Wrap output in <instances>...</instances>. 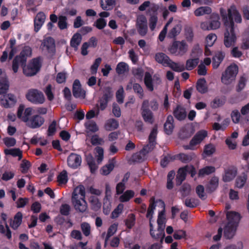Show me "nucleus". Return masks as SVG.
Wrapping results in <instances>:
<instances>
[{
    "mask_svg": "<svg viewBox=\"0 0 249 249\" xmlns=\"http://www.w3.org/2000/svg\"><path fill=\"white\" fill-rule=\"evenodd\" d=\"M188 50V45L184 41H174L168 49L170 53L177 56H182Z\"/></svg>",
    "mask_w": 249,
    "mask_h": 249,
    "instance_id": "8",
    "label": "nucleus"
},
{
    "mask_svg": "<svg viewBox=\"0 0 249 249\" xmlns=\"http://www.w3.org/2000/svg\"><path fill=\"white\" fill-rule=\"evenodd\" d=\"M215 171V168L213 166H206L199 170L198 176L203 177L206 175H209Z\"/></svg>",
    "mask_w": 249,
    "mask_h": 249,
    "instance_id": "48",
    "label": "nucleus"
},
{
    "mask_svg": "<svg viewBox=\"0 0 249 249\" xmlns=\"http://www.w3.org/2000/svg\"><path fill=\"white\" fill-rule=\"evenodd\" d=\"M211 22H210L211 30H215L220 26V18L217 14H213L211 16Z\"/></svg>",
    "mask_w": 249,
    "mask_h": 249,
    "instance_id": "33",
    "label": "nucleus"
},
{
    "mask_svg": "<svg viewBox=\"0 0 249 249\" xmlns=\"http://www.w3.org/2000/svg\"><path fill=\"white\" fill-rule=\"evenodd\" d=\"M167 66L169 67L173 71L177 72H181L185 70V66L183 64L176 63L172 61L171 59Z\"/></svg>",
    "mask_w": 249,
    "mask_h": 249,
    "instance_id": "38",
    "label": "nucleus"
},
{
    "mask_svg": "<svg viewBox=\"0 0 249 249\" xmlns=\"http://www.w3.org/2000/svg\"><path fill=\"white\" fill-rule=\"evenodd\" d=\"M207 136V132L202 130L198 131L190 141L189 145L186 146L185 148L186 149H194V147L196 145L199 144Z\"/></svg>",
    "mask_w": 249,
    "mask_h": 249,
    "instance_id": "14",
    "label": "nucleus"
},
{
    "mask_svg": "<svg viewBox=\"0 0 249 249\" xmlns=\"http://www.w3.org/2000/svg\"><path fill=\"white\" fill-rule=\"evenodd\" d=\"M149 6H151V10L153 12L156 11L159 9L158 5L154 3L151 4L149 1H145L139 6V10L141 11H143Z\"/></svg>",
    "mask_w": 249,
    "mask_h": 249,
    "instance_id": "42",
    "label": "nucleus"
},
{
    "mask_svg": "<svg viewBox=\"0 0 249 249\" xmlns=\"http://www.w3.org/2000/svg\"><path fill=\"white\" fill-rule=\"evenodd\" d=\"M222 19L225 27L224 44L227 47L233 45L236 41L234 32V23H241L242 17L234 5H232L228 10V15H223Z\"/></svg>",
    "mask_w": 249,
    "mask_h": 249,
    "instance_id": "1",
    "label": "nucleus"
},
{
    "mask_svg": "<svg viewBox=\"0 0 249 249\" xmlns=\"http://www.w3.org/2000/svg\"><path fill=\"white\" fill-rule=\"evenodd\" d=\"M4 152L6 155H11L14 157H18V160H20L22 157V151L19 148L5 149Z\"/></svg>",
    "mask_w": 249,
    "mask_h": 249,
    "instance_id": "36",
    "label": "nucleus"
},
{
    "mask_svg": "<svg viewBox=\"0 0 249 249\" xmlns=\"http://www.w3.org/2000/svg\"><path fill=\"white\" fill-rule=\"evenodd\" d=\"M232 122L235 124L241 123L242 115L237 109L233 110L231 114Z\"/></svg>",
    "mask_w": 249,
    "mask_h": 249,
    "instance_id": "57",
    "label": "nucleus"
},
{
    "mask_svg": "<svg viewBox=\"0 0 249 249\" xmlns=\"http://www.w3.org/2000/svg\"><path fill=\"white\" fill-rule=\"evenodd\" d=\"M158 18L157 15H152L150 16L149 19V26L151 31L155 30L158 22Z\"/></svg>",
    "mask_w": 249,
    "mask_h": 249,
    "instance_id": "61",
    "label": "nucleus"
},
{
    "mask_svg": "<svg viewBox=\"0 0 249 249\" xmlns=\"http://www.w3.org/2000/svg\"><path fill=\"white\" fill-rule=\"evenodd\" d=\"M54 88L51 85L49 84L43 90L46 95L47 96V99L49 101H51L54 99Z\"/></svg>",
    "mask_w": 249,
    "mask_h": 249,
    "instance_id": "49",
    "label": "nucleus"
},
{
    "mask_svg": "<svg viewBox=\"0 0 249 249\" xmlns=\"http://www.w3.org/2000/svg\"><path fill=\"white\" fill-rule=\"evenodd\" d=\"M9 89L8 81L6 79L0 81V94L1 95L7 94L6 92Z\"/></svg>",
    "mask_w": 249,
    "mask_h": 249,
    "instance_id": "53",
    "label": "nucleus"
},
{
    "mask_svg": "<svg viewBox=\"0 0 249 249\" xmlns=\"http://www.w3.org/2000/svg\"><path fill=\"white\" fill-rule=\"evenodd\" d=\"M81 162V157L75 153H71L67 158L68 165L72 169L77 168L80 166Z\"/></svg>",
    "mask_w": 249,
    "mask_h": 249,
    "instance_id": "16",
    "label": "nucleus"
},
{
    "mask_svg": "<svg viewBox=\"0 0 249 249\" xmlns=\"http://www.w3.org/2000/svg\"><path fill=\"white\" fill-rule=\"evenodd\" d=\"M0 101L1 105L6 108L11 107L16 102L15 97L12 94L1 95Z\"/></svg>",
    "mask_w": 249,
    "mask_h": 249,
    "instance_id": "17",
    "label": "nucleus"
},
{
    "mask_svg": "<svg viewBox=\"0 0 249 249\" xmlns=\"http://www.w3.org/2000/svg\"><path fill=\"white\" fill-rule=\"evenodd\" d=\"M115 160L114 159H112L109 160L108 163L104 166L101 169V173L103 175H108L114 167V164Z\"/></svg>",
    "mask_w": 249,
    "mask_h": 249,
    "instance_id": "37",
    "label": "nucleus"
},
{
    "mask_svg": "<svg viewBox=\"0 0 249 249\" xmlns=\"http://www.w3.org/2000/svg\"><path fill=\"white\" fill-rule=\"evenodd\" d=\"M150 232L152 237L156 239H160L161 243H162L163 238L164 237V229L161 230L158 227L157 230H153V226L152 224V227H150Z\"/></svg>",
    "mask_w": 249,
    "mask_h": 249,
    "instance_id": "27",
    "label": "nucleus"
},
{
    "mask_svg": "<svg viewBox=\"0 0 249 249\" xmlns=\"http://www.w3.org/2000/svg\"><path fill=\"white\" fill-rule=\"evenodd\" d=\"M85 189L84 186L79 185L74 189L71 202L76 211L84 213L87 210L88 205L85 200Z\"/></svg>",
    "mask_w": 249,
    "mask_h": 249,
    "instance_id": "4",
    "label": "nucleus"
},
{
    "mask_svg": "<svg viewBox=\"0 0 249 249\" xmlns=\"http://www.w3.org/2000/svg\"><path fill=\"white\" fill-rule=\"evenodd\" d=\"M72 92L73 96L76 98L83 97L85 94V91L81 88V84L79 81L77 79L74 81Z\"/></svg>",
    "mask_w": 249,
    "mask_h": 249,
    "instance_id": "22",
    "label": "nucleus"
},
{
    "mask_svg": "<svg viewBox=\"0 0 249 249\" xmlns=\"http://www.w3.org/2000/svg\"><path fill=\"white\" fill-rule=\"evenodd\" d=\"M156 203L159 204V206H160L161 210L159 213L157 223L158 227L161 230V231L163 229H165V223H166V218L165 215V204L163 201L161 200H159L156 201Z\"/></svg>",
    "mask_w": 249,
    "mask_h": 249,
    "instance_id": "15",
    "label": "nucleus"
},
{
    "mask_svg": "<svg viewBox=\"0 0 249 249\" xmlns=\"http://www.w3.org/2000/svg\"><path fill=\"white\" fill-rule=\"evenodd\" d=\"M187 173L190 174L191 177H194L196 174L195 167L192 165H186L178 169L176 177V181L178 185L181 184L185 179Z\"/></svg>",
    "mask_w": 249,
    "mask_h": 249,
    "instance_id": "11",
    "label": "nucleus"
},
{
    "mask_svg": "<svg viewBox=\"0 0 249 249\" xmlns=\"http://www.w3.org/2000/svg\"><path fill=\"white\" fill-rule=\"evenodd\" d=\"M159 205V204L156 203V202L155 203H151L149 205L148 210L146 214V217L149 218V225L150 227H152V219L153 217V215L154 213V210L155 209V207Z\"/></svg>",
    "mask_w": 249,
    "mask_h": 249,
    "instance_id": "50",
    "label": "nucleus"
},
{
    "mask_svg": "<svg viewBox=\"0 0 249 249\" xmlns=\"http://www.w3.org/2000/svg\"><path fill=\"white\" fill-rule=\"evenodd\" d=\"M144 82L147 89L149 91H153L154 87L156 88L161 84V80L159 75H154L152 78L150 73L146 72L145 73Z\"/></svg>",
    "mask_w": 249,
    "mask_h": 249,
    "instance_id": "10",
    "label": "nucleus"
},
{
    "mask_svg": "<svg viewBox=\"0 0 249 249\" xmlns=\"http://www.w3.org/2000/svg\"><path fill=\"white\" fill-rule=\"evenodd\" d=\"M41 47L43 50H45L48 53H53L55 48L53 39L50 37L44 39L42 43Z\"/></svg>",
    "mask_w": 249,
    "mask_h": 249,
    "instance_id": "20",
    "label": "nucleus"
},
{
    "mask_svg": "<svg viewBox=\"0 0 249 249\" xmlns=\"http://www.w3.org/2000/svg\"><path fill=\"white\" fill-rule=\"evenodd\" d=\"M133 89L134 92L138 95L140 99L144 97L143 90L141 85L138 83H134L133 85Z\"/></svg>",
    "mask_w": 249,
    "mask_h": 249,
    "instance_id": "59",
    "label": "nucleus"
},
{
    "mask_svg": "<svg viewBox=\"0 0 249 249\" xmlns=\"http://www.w3.org/2000/svg\"><path fill=\"white\" fill-rule=\"evenodd\" d=\"M158 133V130L157 126L153 128L149 136V141L150 142V145L152 148V146L155 145L156 144L155 140Z\"/></svg>",
    "mask_w": 249,
    "mask_h": 249,
    "instance_id": "55",
    "label": "nucleus"
},
{
    "mask_svg": "<svg viewBox=\"0 0 249 249\" xmlns=\"http://www.w3.org/2000/svg\"><path fill=\"white\" fill-rule=\"evenodd\" d=\"M173 21V18H170L168 20V22H167V23L166 24V25H165V26L164 27L160 33L159 36V39H160V41H162L164 40L165 37V35L167 33V27L170 25V24H171L172 22Z\"/></svg>",
    "mask_w": 249,
    "mask_h": 249,
    "instance_id": "58",
    "label": "nucleus"
},
{
    "mask_svg": "<svg viewBox=\"0 0 249 249\" xmlns=\"http://www.w3.org/2000/svg\"><path fill=\"white\" fill-rule=\"evenodd\" d=\"M141 115L144 121L150 124H153L154 122L153 113L149 108V101L144 100L141 107Z\"/></svg>",
    "mask_w": 249,
    "mask_h": 249,
    "instance_id": "12",
    "label": "nucleus"
},
{
    "mask_svg": "<svg viewBox=\"0 0 249 249\" xmlns=\"http://www.w3.org/2000/svg\"><path fill=\"white\" fill-rule=\"evenodd\" d=\"M236 175V169L234 167H230L225 170L222 179L224 182H230L235 178Z\"/></svg>",
    "mask_w": 249,
    "mask_h": 249,
    "instance_id": "18",
    "label": "nucleus"
},
{
    "mask_svg": "<svg viewBox=\"0 0 249 249\" xmlns=\"http://www.w3.org/2000/svg\"><path fill=\"white\" fill-rule=\"evenodd\" d=\"M247 180V177L245 175L238 177L235 181V186L239 188H242L245 185Z\"/></svg>",
    "mask_w": 249,
    "mask_h": 249,
    "instance_id": "63",
    "label": "nucleus"
},
{
    "mask_svg": "<svg viewBox=\"0 0 249 249\" xmlns=\"http://www.w3.org/2000/svg\"><path fill=\"white\" fill-rule=\"evenodd\" d=\"M119 201L121 203L129 201L135 196V192L131 190H127L122 194L119 195Z\"/></svg>",
    "mask_w": 249,
    "mask_h": 249,
    "instance_id": "24",
    "label": "nucleus"
},
{
    "mask_svg": "<svg viewBox=\"0 0 249 249\" xmlns=\"http://www.w3.org/2000/svg\"><path fill=\"white\" fill-rule=\"evenodd\" d=\"M211 8L207 6L200 7L196 9L195 12V15L198 17L203 16L205 14H209L211 13Z\"/></svg>",
    "mask_w": 249,
    "mask_h": 249,
    "instance_id": "45",
    "label": "nucleus"
},
{
    "mask_svg": "<svg viewBox=\"0 0 249 249\" xmlns=\"http://www.w3.org/2000/svg\"><path fill=\"white\" fill-rule=\"evenodd\" d=\"M68 176L66 171L63 170L57 177V181L60 184H65L68 181Z\"/></svg>",
    "mask_w": 249,
    "mask_h": 249,
    "instance_id": "60",
    "label": "nucleus"
},
{
    "mask_svg": "<svg viewBox=\"0 0 249 249\" xmlns=\"http://www.w3.org/2000/svg\"><path fill=\"white\" fill-rule=\"evenodd\" d=\"M118 228V224L116 223H114L112 224L108 229L107 233L106 232H104L102 234V236L105 238V246H106L108 240L109 238L113 235L116 232Z\"/></svg>",
    "mask_w": 249,
    "mask_h": 249,
    "instance_id": "25",
    "label": "nucleus"
},
{
    "mask_svg": "<svg viewBox=\"0 0 249 249\" xmlns=\"http://www.w3.org/2000/svg\"><path fill=\"white\" fill-rule=\"evenodd\" d=\"M225 57V53L219 51L217 52L213 59V66L214 69H217Z\"/></svg>",
    "mask_w": 249,
    "mask_h": 249,
    "instance_id": "31",
    "label": "nucleus"
},
{
    "mask_svg": "<svg viewBox=\"0 0 249 249\" xmlns=\"http://www.w3.org/2000/svg\"><path fill=\"white\" fill-rule=\"evenodd\" d=\"M174 115L178 120H184L186 117L185 109L181 106H178L174 111Z\"/></svg>",
    "mask_w": 249,
    "mask_h": 249,
    "instance_id": "32",
    "label": "nucleus"
},
{
    "mask_svg": "<svg viewBox=\"0 0 249 249\" xmlns=\"http://www.w3.org/2000/svg\"><path fill=\"white\" fill-rule=\"evenodd\" d=\"M113 96L112 92L109 88L105 89L102 97L98 101V103L96 105L97 108L96 115L99 114L100 110H104L107 107L108 101Z\"/></svg>",
    "mask_w": 249,
    "mask_h": 249,
    "instance_id": "9",
    "label": "nucleus"
},
{
    "mask_svg": "<svg viewBox=\"0 0 249 249\" xmlns=\"http://www.w3.org/2000/svg\"><path fill=\"white\" fill-rule=\"evenodd\" d=\"M227 224L224 228V234L227 239L232 238L235 235L237 228L238 226L240 215L236 212H227Z\"/></svg>",
    "mask_w": 249,
    "mask_h": 249,
    "instance_id": "3",
    "label": "nucleus"
},
{
    "mask_svg": "<svg viewBox=\"0 0 249 249\" xmlns=\"http://www.w3.org/2000/svg\"><path fill=\"white\" fill-rule=\"evenodd\" d=\"M173 122V117L171 115L168 116L164 124V130L167 134L169 135L172 133L174 128Z\"/></svg>",
    "mask_w": 249,
    "mask_h": 249,
    "instance_id": "35",
    "label": "nucleus"
},
{
    "mask_svg": "<svg viewBox=\"0 0 249 249\" xmlns=\"http://www.w3.org/2000/svg\"><path fill=\"white\" fill-rule=\"evenodd\" d=\"M118 127L119 123L114 119L107 120L104 124V128L108 131L116 129Z\"/></svg>",
    "mask_w": 249,
    "mask_h": 249,
    "instance_id": "30",
    "label": "nucleus"
},
{
    "mask_svg": "<svg viewBox=\"0 0 249 249\" xmlns=\"http://www.w3.org/2000/svg\"><path fill=\"white\" fill-rule=\"evenodd\" d=\"M241 124H243L249 122V103L241 108Z\"/></svg>",
    "mask_w": 249,
    "mask_h": 249,
    "instance_id": "28",
    "label": "nucleus"
},
{
    "mask_svg": "<svg viewBox=\"0 0 249 249\" xmlns=\"http://www.w3.org/2000/svg\"><path fill=\"white\" fill-rule=\"evenodd\" d=\"M84 125L86 128V132L87 133L95 132L99 130L97 124L92 120H89L86 122Z\"/></svg>",
    "mask_w": 249,
    "mask_h": 249,
    "instance_id": "34",
    "label": "nucleus"
},
{
    "mask_svg": "<svg viewBox=\"0 0 249 249\" xmlns=\"http://www.w3.org/2000/svg\"><path fill=\"white\" fill-rule=\"evenodd\" d=\"M124 209V205L120 203L117 207L111 213V218H116L118 217L120 213H122Z\"/></svg>",
    "mask_w": 249,
    "mask_h": 249,
    "instance_id": "62",
    "label": "nucleus"
},
{
    "mask_svg": "<svg viewBox=\"0 0 249 249\" xmlns=\"http://www.w3.org/2000/svg\"><path fill=\"white\" fill-rule=\"evenodd\" d=\"M217 36L214 34H210L206 38V49L208 50V47H211L213 45L214 42L216 40Z\"/></svg>",
    "mask_w": 249,
    "mask_h": 249,
    "instance_id": "54",
    "label": "nucleus"
},
{
    "mask_svg": "<svg viewBox=\"0 0 249 249\" xmlns=\"http://www.w3.org/2000/svg\"><path fill=\"white\" fill-rule=\"evenodd\" d=\"M198 63L199 59L197 58L187 60L185 66V70L191 71L194 69L197 65Z\"/></svg>",
    "mask_w": 249,
    "mask_h": 249,
    "instance_id": "44",
    "label": "nucleus"
},
{
    "mask_svg": "<svg viewBox=\"0 0 249 249\" xmlns=\"http://www.w3.org/2000/svg\"><path fill=\"white\" fill-rule=\"evenodd\" d=\"M129 70L128 65L125 62H121L119 63L116 67V71L119 74H124Z\"/></svg>",
    "mask_w": 249,
    "mask_h": 249,
    "instance_id": "46",
    "label": "nucleus"
},
{
    "mask_svg": "<svg viewBox=\"0 0 249 249\" xmlns=\"http://www.w3.org/2000/svg\"><path fill=\"white\" fill-rule=\"evenodd\" d=\"M182 29V23L179 20H175L173 27L170 30L168 36L173 38L178 35Z\"/></svg>",
    "mask_w": 249,
    "mask_h": 249,
    "instance_id": "21",
    "label": "nucleus"
},
{
    "mask_svg": "<svg viewBox=\"0 0 249 249\" xmlns=\"http://www.w3.org/2000/svg\"><path fill=\"white\" fill-rule=\"evenodd\" d=\"M155 59L158 63L161 64L164 66H167L170 60L169 57L163 53H156Z\"/></svg>",
    "mask_w": 249,
    "mask_h": 249,
    "instance_id": "29",
    "label": "nucleus"
},
{
    "mask_svg": "<svg viewBox=\"0 0 249 249\" xmlns=\"http://www.w3.org/2000/svg\"><path fill=\"white\" fill-rule=\"evenodd\" d=\"M196 157L194 154L189 155L183 153L179 154L177 156V158L183 162H189Z\"/></svg>",
    "mask_w": 249,
    "mask_h": 249,
    "instance_id": "52",
    "label": "nucleus"
},
{
    "mask_svg": "<svg viewBox=\"0 0 249 249\" xmlns=\"http://www.w3.org/2000/svg\"><path fill=\"white\" fill-rule=\"evenodd\" d=\"M5 228L1 222H0V233L10 240L12 238L11 231L7 223L5 224Z\"/></svg>",
    "mask_w": 249,
    "mask_h": 249,
    "instance_id": "39",
    "label": "nucleus"
},
{
    "mask_svg": "<svg viewBox=\"0 0 249 249\" xmlns=\"http://www.w3.org/2000/svg\"><path fill=\"white\" fill-rule=\"evenodd\" d=\"M137 30L139 34L142 36H145L148 31L147 20L143 15L137 16L136 24Z\"/></svg>",
    "mask_w": 249,
    "mask_h": 249,
    "instance_id": "13",
    "label": "nucleus"
},
{
    "mask_svg": "<svg viewBox=\"0 0 249 249\" xmlns=\"http://www.w3.org/2000/svg\"><path fill=\"white\" fill-rule=\"evenodd\" d=\"M238 68L235 64H231L222 73L221 81L225 85L231 84L235 79Z\"/></svg>",
    "mask_w": 249,
    "mask_h": 249,
    "instance_id": "5",
    "label": "nucleus"
},
{
    "mask_svg": "<svg viewBox=\"0 0 249 249\" xmlns=\"http://www.w3.org/2000/svg\"><path fill=\"white\" fill-rule=\"evenodd\" d=\"M67 18L65 16H60L58 17V26L61 30L67 28Z\"/></svg>",
    "mask_w": 249,
    "mask_h": 249,
    "instance_id": "56",
    "label": "nucleus"
},
{
    "mask_svg": "<svg viewBox=\"0 0 249 249\" xmlns=\"http://www.w3.org/2000/svg\"><path fill=\"white\" fill-rule=\"evenodd\" d=\"M115 4V0H100V5L104 10H109L112 9Z\"/></svg>",
    "mask_w": 249,
    "mask_h": 249,
    "instance_id": "40",
    "label": "nucleus"
},
{
    "mask_svg": "<svg viewBox=\"0 0 249 249\" xmlns=\"http://www.w3.org/2000/svg\"><path fill=\"white\" fill-rule=\"evenodd\" d=\"M33 108L31 107L24 108V106L20 105L18 110V117L22 121L26 123L27 126L31 128L35 129L40 127L44 123V119L40 115H31L33 113Z\"/></svg>",
    "mask_w": 249,
    "mask_h": 249,
    "instance_id": "2",
    "label": "nucleus"
},
{
    "mask_svg": "<svg viewBox=\"0 0 249 249\" xmlns=\"http://www.w3.org/2000/svg\"><path fill=\"white\" fill-rule=\"evenodd\" d=\"M46 19V15L42 12L37 13L34 18L35 31L37 32L43 25Z\"/></svg>",
    "mask_w": 249,
    "mask_h": 249,
    "instance_id": "19",
    "label": "nucleus"
},
{
    "mask_svg": "<svg viewBox=\"0 0 249 249\" xmlns=\"http://www.w3.org/2000/svg\"><path fill=\"white\" fill-rule=\"evenodd\" d=\"M41 62L39 58H35L31 60L27 66L23 68V72L27 76L35 75L40 70Z\"/></svg>",
    "mask_w": 249,
    "mask_h": 249,
    "instance_id": "7",
    "label": "nucleus"
},
{
    "mask_svg": "<svg viewBox=\"0 0 249 249\" xmlns=\"http://www.w3.org/2000/svg\"><path fill=\"white\" fill-rule=\"evenodd\" d=\"M82 36L80 34H75L71 41V45L72 47L74 48L75 50H77L78 46L81 42Z\"/></svg>",
    "mask_w": 249,
    "mask_h": 249,
    "instance_id": "41",
    "label": "nucleus"
},
{
    "mask_svg": "<svg viewBox=\"0 0 249 249\" xmlns=\"http://www.w3.org/2000/svg\"><path fill=\"white\" fill-rule=\"evenodd\" d=\"M22 220V214L21 212L17 213L14 216L13 219H11L10 226L14 229L16 230L20 225Z\"/></svg>",
    "mask_w": 249,
    "mask_h": 249,
    "instance_id": "26",
    "label": "nucleus"
},
{
    "mask_svg": "<svg viewBox=\"0 0 249 249\" xmlns=\"http://www.w3.org/2000/svg\"><path fill=\"white\" fill-rule=\"evenodd\" d=\"M196 89L198 91L201 93H205L207 91L206 81L204 78L200 79L197 81L196 83Z\"/></svg>",
    "mask_w": 249,
    "mask_h": 249,
    "instance_id": "43",
    "label": "nucleus"
},
{
    "mask_svg": "<svg viewBox=\"0 0 249 249\" xmlns=\"http://www.w3.org/2000/svg\"><path fill=\"white\" fill-rule=\"evenodd\" d=\"M219 179L216 177L212 178L207 185V189L210 191H213L218 186Z\"/></svg>",
    "mask_w": 249,
    "mask_h": 249,
    "instance_id": "51",
    "label": "nucleus"
},
{
    "mask_svg": "<svg viewBox=\"0 0 249 249\" xmlns=\"http://www.w3.org/2000/svg\"><path fill=\"white\" fill-rule=\"evenodd\" d=\"M26 98L28 101L34 104H42L45 101L43 93L35 89H30L26 94Z\"/></svg>",
    "mask_w": 249,
    "mask_h": 249,
    "instance_id": "6",
    "label": "nucleus"
},
{
    "mask_svg": "<svg viewBox=\"0 0 249 249\" xmlns=\"http://www.w3.org/2000/svg\"><path fill=\"white\" fill-rule=\"evenodd\" d=\"M135 216L134 214L131 213L128 215L125 221V225L127 228H131L135 224Z\"/></svg>",
    "mask_w": 249,
    "mask_h": 249,
    "instance_id": "64",
    "label": "nucleus"
},
{
    "mask_svg": "<svg viewBox=\"0 0 249 249\" xmlns=\"http://www.w3.org/2000/svg\"><path fill=\"white\" fill-rule=\"evenodd\" d=\"M80 228L83 234L87 237L90 235L91 228L90 224L86 222L81 223Z\"/></svg>",
    "mask_w": 249,
    "mask_h": 249,
    "instance_id": "47",
    "label": "nucleus"
},
{
    "mask_svg": "<svg viewBox=\"0 0 249 249\" xmlns=\"http://www.w3.org/2000/svg\"><path fill=\"white\" fill-rule=\"evenodd\" d=\"M32 55V49L29 46H25L23 48V50L21 52L20 54L18 55L20 59V62L22 64H25L27 58L28 57H30Z\"/></svg>",
    "mask_w": 249,
    "mask_h": 249,
    "instance_id": "23",
    "label": "nucleus"
}]
</instances>
